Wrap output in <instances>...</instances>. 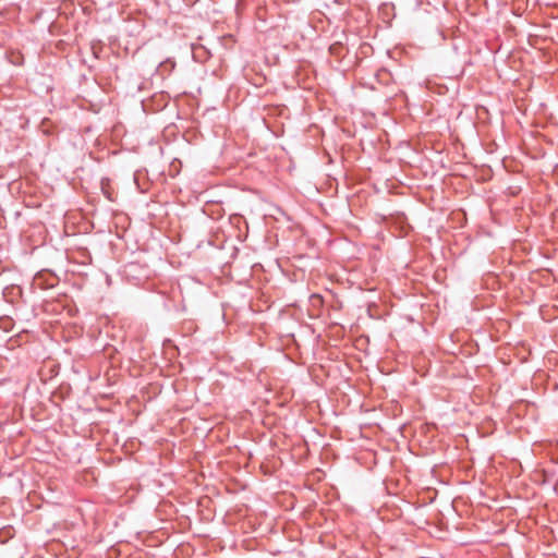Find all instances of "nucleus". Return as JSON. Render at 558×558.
Instances as JSON below:
<instances>
[{"label": "nucleus", "instance_id": "f257e3e1", "mask_svg": "<svg viewBox=\"0 0 558 558\" xmlns=\"http://www.w3.org/2000/svg\"><path fill=\"white\" fill-rule=\"evenodd\" d=\"M102 349H104V350H107V349H110V347H109L108 344H105ZM111 349H114V348H113V347H111Z\"/></svg>", "mask_w": 558, "mask_h": 558}]
</instances>
